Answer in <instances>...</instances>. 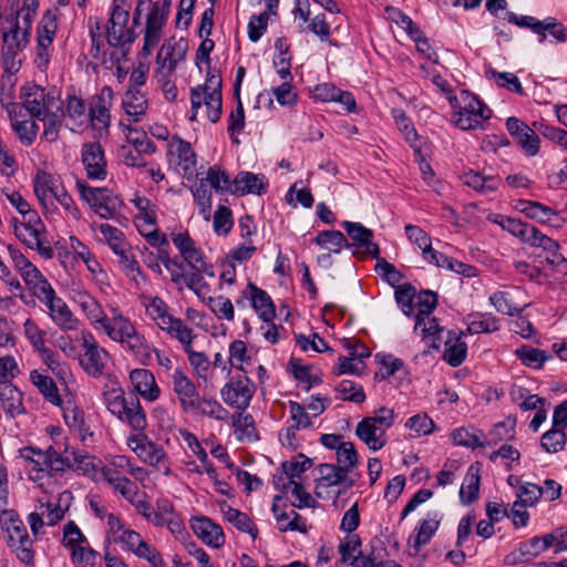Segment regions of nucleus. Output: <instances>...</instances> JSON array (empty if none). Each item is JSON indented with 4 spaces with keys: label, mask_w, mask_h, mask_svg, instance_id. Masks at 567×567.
I'll use <instances>...</instances> for the list:
<instances>
[{
    "label": "nucleus",
    "mask_w": 567,
    "mask_h": 567,
    "mask_svg": "<svg viewBox=\"0 0 567 567\" xmlns=\"http://www.w3.org/2000/svg\"><path fill=\"white\" fill-rule=\"evenodd\" d=\"M172 0H136V6L132 17V25L128 28L135 30V27L144 20L143 47L142 53L150 55L152 51L159 44L166 22L169 16ZM136 33V31H134Z\"/></svg>",
    "instance_id": "1"
},
{
    "label": "nucleus",
    "mask_w": 567,
    "mask_h": 567,
    "mask_svg": "<svg viewBox=\"0 0 567 567\" xmlns=\"http://www.w3.org/2000/svg\"><path fill=\"white\" fill-rule=\"evenodd\" d=\"M172 0H136V6L132 17V25L128 28L135 30V27L144 20L143 47L142 53L150 55L152 51L159 44L166 22L169 16ZM136 33V31H134Z\"/></svg>",
    "instance_id": "2"
},
{
    "label": "nucleus",
    "mask_w": 567,
    "mask_h": 567,
    "mask_svg": "<svg viewBox=\"0 0 567 567\" xmlns=\"http://www.w3.org/2000/svg\"><path fill=\"white\" fill-rule=\"evenodd\" d=\"M109 311L113 315V322L103 333L112 341L118 343L125 352L135 358L141 364H148L153 347L144 333L137 329L136 324L117 306H111Z\"/></svg>",
    "instance_id": "3"
},
{
    "label": "nucleus",
    "mask_w": 567,
    "mask_h": 567,
    "mask_svg": "<svg viewBox=\"0 0 567 567\" xmlns=\"http://www.w3.org/2000/svg\"><path fill=\"white\" fill-rule=\"evenodd\" d=\"M221 80L218 75H209L204 85L190 90L192 114L190 121L198 117L212 123L219 121L221 115Z\"/></svg>",
    "instance_id": "4"
},
{
    "label": "nucleus",
    "mask_w": 567,
    "mask_h": 567,
    "mask_svg": "<svg viewBox=\"0 0 567 567\" xmlns=\"http://www.w3.org/2000/svg\"><path fill=\"white\" fill-rule=\"evenodd\" d=\"M449 103L454 110L452 123L463 131L482 130L484 122L492 116V111L476 95L465 90L450 99Z\"/></svg>",
    "instance_id": "5"
},
{
    "label": "nucleus",
    "mask_w": 567,
    "mask_h": 567,
    "mask_svg": "<svg viewBox=\"0 0 567 567\" xmlns=\"http://www.w3.org/2000/svg\"><path fill=\"white\" fill-rule=\"evenodd\" d=\"M16 237L28 248L37 250L44 259H51L54 256L53 248L47 238V228L38 213H31L27 218L18 220L12 218Z\"/></svg>",
    "instance_id": "6"
},
{
    "label": "nucleus",
    "mask_w": 567,
    "mask_h": 567,
    "mask_svg": "<svg viewBox=\"0 0 567 567\" xmlns=\"http://www.w3.org/2000/svg\"><path fill=\"white\" fill-rule=\"evenodd\" d=\"M142 305L145 313L154 322V324L176 340L184 339L190 327H188L181 318H176L171 312L168 303L159 296H142Z\"/></svg>",
    "instance_id": "7"
},
{
    "label": "nucleus",
    "mask_w": 567,
    "mask_h": 567,
    "mask_svg": "<svg viewBox=\"0 0 567 567\" xmlns=\"http://www.w3.org/2000/svg\"><path fill=\"white\" fill-rule=\"evenodd\" d=\"M394 419L392 409L380 408L374 415L358 423L355 434L370 450H381L386 444V431L393 425Z\"/></svg>",
    "instance_id": "8"
},
{
    "label": "nucleus",
    "mask_w": 567,
    "mask_h": 567,
    "mask_svg": "<svg viewBox=\"0 0 567 567\" xmlns=\"http://www.w3.org/2000/svg\"><path fill=\"white\" fill-rule=\"evenodd\" d=\"M131 0H112L109 8L106 28L107 42L112 47L131 44L137 38V33L127 27L131 18Z\"/></svg>",
    "instance_id": "9"
},
{
    "label": "nucleus",
    "mask_w": 567,
    "mask_h": 567,
    "mask_svg": "<svg viewBox=\"0 0 567 567\" xmlns=\"http://www.w3.org/2000/svg\"><path fill=\"white\" fill-rule=\"evenodd\" d=\"M76 188L81 199L101 218L114 219L121 214L124 206L122 198L107 188L92 187L81 179L76 182Z\"/></svg>",
    "instance_id": "10"
},
{
    "label": "nucleus",
    "mask_w": 567,
    "mask_h": 567,
    "mask_svg": "<svg viewBox=\"0 0 567 567\" xmlns=\"http://www.w3.org/2000/svg\"><path fill=\"white\" fill-rule=\"evenodd\" d=\"M21 104L30 116L43 120L47 114L60 110V94L55 89L45 90L40 85L27 83L20 91Z\"/></svg>",
    "instance_id": "11"
},
{
    "label": "nucleus",
    "mask_w": 567,
    "mask_h": 567,
    "mask_svg": "<svg viewBox=\"0 0 567 567\" xmlns=\"http://www.w3.org/2000/svg\"><path fill=\"white\" fill-rule=\"evenodd\" d=\"M0 30L4 62L9 64V60H11V68H14L13 59L27 48L31 27L19 20V16L10 14L1 20Z\"/></svg>",
    "instance_id": "12"
},
{
    "label": "nucleus",
    "mask_w": 567,
    "mask_h": 567,
    "mask_svg": "<svg viewBox=\"0 0 567 567\" xmlns=\"http://www.w3.org/2000/svg\"><path fill=\"white\" fill-rule=\"evenodd\" d=\"M317 472L315 494L321 499L336 501L343 491L354 485L349 474L334 464H320Z\"/></svg>",
    "instance_id": "13"
},
{
    "label": "nucleus",
    "mask_w": 567,
    "mask_h": 567,
    "mask_svg": "<svg viewBox=\"0 0 567 567\" xmlns=\"http://www.w3.org/2000/svg\"><path fill=\"white\" fill-rule=\"evenodd\" d=\"M80 346V367L92 378L102 377L107 368L109 361L111 360L110 352L100 346L93 333L87 330L81 331Z\"/></svg>",
    "instance_id": "14"
},
{
    "label": "nucleus",
    "mask_w": 567,
    "mask_h": 567,
    "mask_svg": "<svg viewBox=\"0 0 567 567\" xmlns=\"http://www.w3.org/2000/svg\"><path fill=\"white\" fill-rule=\"evenodd\" d=\"M8 252L14 270L32 296L38 298L52 287L41 270L19 248L9 245Z\"/></svg>",
    "instance_id": "15"
},
{
    "label": "nucleus",
    "mask_w": 567,
    "mask_h": 567,
    "mask_svg": "<svg viewBox=\"0 0 567 567\" xmlns=\"http://www.w3.org/2000/svg\"><path fill=\"white\" fill-rule=\"evenodd\" d=\"M8 252L14 270L32 296L38 298L52 287L41 270L19 248L9 245Z\"/></svg>",
    "instance_id": "16"
},
{
    "label": "nucleus",
    "mask_w": 567,
    "mask_h": 567,
    "mask_svg": "<svg viewBox=\"0 0 567 567\" xmlns=\"http://www.w3.org/2000/svg\"><path fill=\"white\" fill-rule=\"evenodd\" d=\"M127 446L141 461L166 476L171 475V464L165 450L151 441L146 435L136 434L130 436L127 439Z\"/></svg>",
    "instance_id": "17"
},
{
    "label": "nucleus",
    "mask_w": 567,
    "mask_h": 567,
    "mask_svg": "<svg viewBox=\"0 0 567 567\" xmlns=\"http://www.w3.org/2000/svg\"><path fill=\"white\" fill-rule=\"evenodd\" d=\"M37 299L45 306L50 319L60 330L69 332L79 328L80 320L73 315L66 302L56 295L53 287Z\"/></svg>",
    "instance_id": "18"
},
{
    "label": "nucleus",
    "mask_w": 567,
    "mask_h": 567,
    "mask_svg": "<svg viewBox=\"0 0 567 567\" xmlns=\"http://www.w3.org/2000/svg\"><path fill=\"white\" fill-rule=\"evenodd\" d=\"M256 392V384L246 375L231 377L220 390L223 401L238 410L246 411Z\"/></svg>",
    "instance_id": "19"
},
{
    "label": "nucleus",
    "mask_w": 567,
    "mask_h": 567,
    "mask_svg": "<svg viewBox=\"0 0 567 567\" xmlns=\"http://www.w3.org/2000/svg\"><path fill=\"white\" fill-rule=\"evenodd\" d=\"M168 161L184 176L190 178L196 173L197 155L189 142L178 136H172L167 144Z\"/></svg>",
    "instance_id": "20"
},
{
    "label": "nucleus",
    "mask_w": 567,
    "mask_h": 567,
    "mask_svg": "<svg viewBox=\"0 0 567 567\" xmlns=\"http://www.w3.org/2000/svg\"><path fill=\"white\" fill-rule=\"evenodd\" d=\"M114 101L112 87L105 85L94 94L89 104V122L96 130H107L111 124V107Z\"/></svg>",
    "instance_id": "21"
},
{
    "label": "nucleus",
    "mask_w": 567,
    "mask_h": 567,
    "mask_svg": "<svg viewBox=\"0 0 567 567\" xmlns=\"http://www.w3.org/2000/svg\"><path fill=\"white\" fill-rule=\"evenodd\" d=\"M172 388L176 395L181 409L185 413L194 412L195 403L200 398L193 380L183 371L177 368L172 373Z\"/></svg>",
    "instance_id": "22"
},
{
    "label": "nucleus",
    "mask_w": 567,
    "mask_h": 567,
    "mask_svg": "<svg viewBox=\"0 0 567 567\" xmlns=\"http://www.w3.org/2000/svg\"><path fill=\"white\" fill-rule=\"evenodd\" d=\"M74 301L96 331L104 332L113 322V315L107 316L100 302L87 291L76 292Z\"/></svg>",
    "instance_id": "23"
},
{
    "label": "nucleus",
    "mask_w": 567,
    "mask_h": 567,
    "mask_svg": "<svg viewBox=\"0 0 567 567\" xmlns=\"http://www.w3.org/2000/svg\"><path fill=\"white\" fill-rule=\"evenodd\" d=\"M82 164L90 179L103 181L107 175L104 151L99 143H85L81 150Z\"/></svg>",
    "instance_id": "24"
},
{
    "label": "nucleus",
    "mask_w": 567,
    "mask_h": 567,
    "mask_svg": "<svg viewBox=\"0 0 567 567\" xmlns=\"http://www.w3.org/2000/svg\"><path fill=\"white\" fill-rule=\"evenodd\" d=\"M443 514L439 511H431L421 519L409 537V546L414 554H417L423 546L430 543L440 527Z\"/></svg>",
    "instance_id": "25"
},
{
    "label": "nucleus",
    "mask_w": 567,
    "mask_h": 567,
    "mask_svg": "<svg viewBox=\"0 0 567 567\" xmlns=\"http://www.w3.org/2000/svg\"><path fill=\"white\" fill-rule=\"evenodd\" d=\"M183 338L184 339H178L177 341L186 352L194 374L197 379L203 380L204 382L208 381L213 374L212 362L206 353L195 351L193 349V341L196 338L194 330H189L186 334L183 336Z\"/></svg>",
    "instance_id": "26"
},
{
    "label": "nucleus",
    "mask_w": 567,
    "mask_h": 567,
    "mask_svg": "<svg viewBox=\"0 0 567 567\" xmlns=\"http://www.w3.org/2000/svg\"><path fill=\"white\" fill-rule=\"evenodd\" d=\"M506 128L527 156L539 152L540 140L536 132L517 117H508Z\"/></svg>",
    "instance_id": "27"
},
{
    "label": "nucleus",
    "mask_w": 567,
    "mask_h": 567,
    "mask_svg": "<svg viewBox=\"0 0 567 567\" xmlns=\"http://www.w3.org/2000/svg\"><path fill=\"white\" fill-rule=\"evenodd\" d=\"M190 528L194 534L207 546L220 548L225 544L223 528L207 516H195L190 518Z\"/></svg>",
    "instance_id": "28"
},
{
    "label": "nucleus",
    "mask_w": 567,
    "mask_h": 567,
    "mask_svg": "<svg viewBox=\"0 0 567 567\" xmlns=\"http://www.w3.org/2000/svg\"><path fill=\"white\" fill-rule=\"evenodd\" d=\"M188 50L185 39L166 41L159 49L156 58L157 70L174 72L177 64L183 61Z\"/></svg>",
    "instance_id": "29"
},
{
    "label": "nucleus",
    "mask_w": 567,
    "mask_h": 567,
    "mask_svg": "<svg viewBox=\"0 0 567 567\" xmlns=\"http://www.w3.org/2000/svg\"><path fill=\"white\" fill-rule=\"evenodd\" d=\"M342 226L349 237L354 241L353 246H355L357 249L353 251V255L360 257L365 255L377 257L379 255V247L372 241L373 234L369 228L360 223L353 221H343Z\"/></svg>",
    "instance_id": "30"
},
{
    "label": "nucleus",
    "mask_w": 567,
    "mask_h": 567,
    "mask_svg": "<svg viewBox=\"0 0 567 567\" xmlns=\"http://www.w3.org/2000/svg\"><path fill=\"white\" fill-rule=\"evenodd\" d=\"M62 187L59 181L44 171H38L33 178L34 194L44 210L50 212L55 208L54 196Z\"/></svg>",
    "instance_id": "31"
},
{
    "label": "nucleus",
    "mask_w": 567,
    "mask_h": 567,
    "mask_svg": "<svg viewBox=\"0 0 567 567\" xmlns=\"http://www.w3.org/2000/svg\"><path fill=\"white\" fill-rule=\"evenodd\" d=\"M269 182L264 174H255L247 171L239 172L233 179L231 194L234 195H261L268 189Z\"/></svg>",
    "instance_id": "32"
},
{
    "label": "nucleus",
    "mask_w": 567,
    "mask_h": 567,
    "mask_svg": "<svg viewBox=\"0 0 567 567\" xmlns=\"http://www.w3.org/2000/svg\"><path fill=\"white\" fill-rule=\"evenodd\" d=\"M133 389L146 401L154 402L161 395L154 374L144 368H136L130 372Z\"/></svg>",
    "instance_id": "33"
},
{
    "label": "nucleus",
    "mask_w": 567,
    "mask_h": 567,
    "mask_svg": "<svg viewBox=\"0 0 567 567\" xmlns=\"http://www.w3.org/2000/svg\"><path fill=\"white\" fill-rule=\"evenodd\" d=\"M0 401L4 412L11 417L25 413L21 391L8 380L0 381Z\"/></svg>",
    "instance_id": "34"
},
{
    "label": "nucleus",
    "mask_w": 567,
    "mask_h": 567,
    "mask_svg": "<svg viewBox=\"0 0 567 567\" xmlns=\"http://www.w3.org/2000/svg\"><path fill=\"white\" fill-rule=\"evenodd\" d=\"M122 106L133 122H141L147 113L148 102L140 89L128 87L123 96Z\"/></svg>",
    "instance_id": "35"
},
{
    "label": "nucleus",
    "mask_w": 567,
    "mask_h": 567,
    "mask_svg": "<svg viewBox=\"0 0 567 567\" xmlns=\"http://www.w3.org/2000/svg\"><path fill=\"white\" fill-rule=\"evenodd\" d=\"M172 241L192 268H204L203 254L187 233L173 234Z\"/></svg>",
    "instance_id": "36"
},
{
    "label": "nucleus",
    "mask_w": 567,
    "mask_h": 567,
    "mask_svg": "<svg viewBox=\"0 0 567 567\" xmlns=\"http://www.w3.org/2000/svg\"><path fill=\"white\" fill-rule=\"evenodd\" d=\"M115 417L138 432L144 431L147 425L146 415L141 406L140 400L133 395L128 396L125 406Z\"/></svg>",
    "instance_id": "37"
},
{
    "label": "nucleus",
    "mask_w": 567,
    "mask_h": 567,
    "mask_svg": "<svg viewBox=\"0 0 567 567\" xmlns=\"http://www.w3.org/2000/svg\"><path fill=\"white\" fill-rule=\"evenodd\" d=\"M29 380L47 402L55 406L62 405V398L59 389L51 377L40 372L39 370H32L30 371Z\"/></svg>",
    "instance_id": "38"
},
{
    "label": "nucleus",
    "mask_w": 567,
    "mask_h": 567,
    "mask_svg": "<svg viewBox=\"0 0 567 567\" xmlns=\"http://www.w3.org/2000/svg\"><path fill=\"white\" fill-rule=\"evenodd\" d=\"M497 223L504 230L511 233L513 236L519 238L523 243H526L529 246L535 245L538 236L540 235V231L533 225L513 217L502 216Z\"/></svg>",
    "instance_id": "39"
},
{
    "label": "nucleus",
    "mask_w": 567,
    "mask_h": 567,
    "mask_svg": "<svg viewBox=\"0 0 567 567\" xmlns=\"http://www.w3.org/2000/svg\"><path fill=\"white\" fill-rule=\"evenodd\" d=\"M281 496L277 495L274 498L271 506L278 527L281 532L299 530L302 533L307 532L306 520L293 509L289 512L280 509L279 502Z\"/></svg>",
    "instance_id": "40"
},
{
    "label": "nucleus",
    "mask_w": 567,
    "mask_h": 567,
    "mask_svg": "<svg viewBox=\"0 0 567 567\" xmlns=\"http://www.w3.org/2000/svg\"><path fill=\"white\" fill-rule=\"evenodd\" d=\"M132 203L137 209L134 223L140 234L156 226V206L148 198L135 196Z\"/></svg>",
    "instance_id": "41"
},
{
    "label": "nucleus",
    "mask_w": 567,
    "mask_h": 567,
    "mask_svg": "<svg viewBox=\"0 0 567 567\" xmlns=\"http://www.w3.org/2000/svg\"><path fill=\"white\" fill-rule=\"evenodd\" d=\"M251 305L258 316L266 322H271L275 318V306L269 295L259 289L256 285L249 282L247 286Z\"/></svg>",
    "instance_id": "42"
},
{
    "label": "nucleus",
    "mask_w": 567,
    "mask_h": 567,
    "mask_svg": "<svg viewBox=\"0 0 567 567\" xmlns=\"http://www.w3.org/2000/svg\"><path fill=\"white\" fill-rule=\"evenodd\" d=\"M0 524L2 532L6 534L7 544L29 535L24 523L13 511H3L0 515Z\"/></svg>",
    "instance_id": "43"
},
{
    "label": "nucleus",
    "mask_w": 567,
    "mask_h": 567,
    "mask_svg": "<svg viewBox=\"0 0 567 567\" xmlns=\"http://www.w3.org/2000/svg\"><path fill=\"white\" fill-rule=\"evenodd\" d=\"M414 331L420 333L422 339L434 348H439L437 341L442 339L443 328L435 317L415 318Z\"/></svg>",
    "instance_id": "44"
},
{
    "label": "nucleus",
    "mask_w": 567,
    "mask_h": 567,
    "mask_svg": "<svg viewBox=\"0 0 567 567\" xmlns=\"http://www.w3.org/2000/svg\"><path fill=\"white\" fill-rule=\"evenodd\" d=\"M464 185L475 189L476 192L487 194L498 188L501 179L496 176H486L478 172L468 171L461 176Z\"/></svg>",
    "instance_id": "45"
},
{
    "label": "nucleus",
    "mask_w": 567,
    "mask_h": 567,
    "mask_svg": "<svg viewBox=\"0 0 567 567\" xmlns=\"http://www.w3.org/2000/svg\"><path fill=\"white\" fill-rule=\"evenodd\" d=\"M466 324L471 334L491 333L499 329L498 319L492 313H471L466 317Z\"/></svg>",
    "instance_id": "46"
},
{
    "label": "nucleus",
    "mask_w": 567,
    "mask_h": 567,
    "mask_svg": "<svg viewBox=\"0 0 567 567\" xmlns=\"http://www.w3.org/2000/svg\"><path fill=\"white\" fill-rule=\"evenodd\" d=\"M221 512L225 519L233 524L238 530L249 534L252 539L257 538V526L246 513H243L226 504L221 506Z\"/></svg>",
    "instance_id": "47"
},
{
    "label": "nucleus",
    "mask_w": 567,
    "mask_h": 567,
    "mask_svg": "<svg viewBox=\"0 0 567 567\" xmlns=\"http://www.w3.org/2000/svg\"><path fill=\"white\" fill-rule=\"evenodd\" d=\"M101 474L103 478L118 491L123 497H131L136 491V484L128 480L124 474L118 471H114L110 466H103Z\"/></svg>",
    "instance_id": "48"
},
{
    "label": "nucleus",
    "mask_w": 567,
    "mask_h": 567,
    "mask_svg": "<svg viewBox=\"0 0 567 567\" xmlns=\"http://www.w3.org/2000/svg\"><path fill=\"white\" fill-rule=\"evenodd\" d=\"M480 467L476 465H471L467 470V473L464 477V482L460 489V498L464 504L473 503L477 496L480 491Z\"/></svg>",
    "instance_id": "49"
},
{
    "label": "nucleus",
    "mask_w": 567,
    "mask_h": 567,
    "mask_svg": "<svg viewBox=\"0 0 567 567\" xmlns=\"http://www.w3.org/2000/svg\"><path fill=\"white\" fill-rule=\"evenodd\" d=\"M205 184L216 193H231L233 179L229 174L218 165L210 166L206 176L200 178Z\"/></svg>",
    "instance_id": "50"
},
{
    "label": "nucleus",
    "mask_w": 567,
    "mask_h": 567,
    "mask_svg": "<svg viewBox=\"0 0 567 567\" xmlns=\"http://www.w3.org/2000/svg\"><path fill=\"white\" fill-rule=\"evenodd\" d=\"M519 210L527 217L535 219L542 224H550L553 218H557L558 214L550 207L538 202L520 200Z\"/></svg>",
    "instance_id": "51"
},
{
    "label": "nucleus",
    "mask_w": 567,
    "mask_h": 567,
    "mask_svg": "<svg viewBox=\"0 0 567 567\" xmlns=\"http://www.w3.org/2000/svg\"><path fill=\"white\" fill-rule=\"evenodd\" d=\"M192 194L198 212L206 221L212 218V205L213 195L212 189L205 184V181L198 179V182L192 187Z\"/></svg>",
    "instance_id": "52"
},
{
    "label": "nucleus",
    "mask_w": 567,
    "mask_h": 567,
    "mask_svg": "<svg viewBox=\"0 0 567 567\" xmlns=\"http://www.w3.org/2000/svg\"><path fill=\"white\" fill-rule=\"evenodd\" d=\"M9 117L12 130L16 132L19 141L25 146L31 145L38 135V124L32 120H19L17 113Z\"/></svg>",
    "instance_id": "53"
},
{
    "label": "nucleus",
    "mask_w": 567,
    "mask_h": 567,
    "mask_svg": "<svg viewBox=\"0 0 567 567\" xmlns=\"http://www.w3.org/2000/svg\"><path fill=\"white\" fill-rule=\"evenodd\" d=\"M123 132L126 136L127 145L137 150V152L146 155H152L156 152L155 144L147 137L144 131L132 126H124Z\"/></svg>",
    "instance_id": "54"
},
{
    "label": "nucleus",
    "mask_w": 567,
    "mask_h": 567,
    "mask_svg": "<svg viewBox=\"0 0 567 567\" xmlns=\"http://www.w3.org/2000/svg\"><path fill=\"white\" fill-rule=\"evenodd\" d=\"M239 413L233 415V426L236 437L241 442H251L256 439V427L250 414Z\"/></svg>",
    "instance_id": "55"
},
{
    "label": "nucleus",
    "mask_w": 567,
    "mask_h": 567,
    "mask_svg": "<svg viewBox=\"0 0 567 567\" xmlns=\"http://www.w3.org/2000/svg\"><path fill=\"white\" fill-rule=\"evenodd\" d=\"M61 13L58 8L44 11L37 27V38L53 41L58 31V21Z\"/></svg>",
    "instance_id": "56"
},
{
    "label": "nucleus",
    "mask_w": 567,
    "mask_h": 567,
    "mask_svg": "<svg viewBox=\"0 0 567 567\" xmlns=\"http://www.w3.org/2000/svg\"><path fill=\"white\" fill-rule=\"evenodd\" d=\"M515 355L520 360L522 364L532 369H540L550 358L547 351L522 346L515 350Z\"/></svg>",
    "instance_id": "57"
},
{
    "label": "nucleus",
    "mask_w": 567,
    "mask_h": 567,
    "mask_svg": "<svg viewBox=\"0 0 567 567\" xmlns=\"http://www.w3.org/2000/svg\"><path fill=\"white\" fill-rule=\"evenodd\" d=\"M315 243L323 249L330 250L334 254H339L343 246L351 247L347 243V238L339 230H322L318 233L315 238Z\"/></svg>",
    "instance_id": "58"
},
{
    "label": "nucleus",
    "mask_w": 567,
    "mask_h": 567,
    "mask_svg": "<svg viewBox=\"0 0 567 567\" xmlns=\"http://www.w3.org/2000/svg\"><path fill=\"white\" fill-rule=\"evenodd\" d=\"M102 399L107 411L114 416L121 412L128 400L123 389L115 385H105L102 392Z\"/></svg>",
    "instance_id": "59"
},
{
    "label": "nucleus",
    "mask_w": 567,
    "mask_h": 567,
    "mask_svg": "<svg viewBox=\"0 0 567 567\" xmlns=\"http://www.w3.org/2000/svg\"><path fill=\"white\" fill-rule=\"evenodd\" d=\"M198 412L203 416H207L217 421H226L228 411L214 399L199 398L195 403L194 412Z\"/></svg>",
    "instance_id": "60"
},
{
    "label": "nucleus",
    "mask_w": 567,
    "mask_h": 567,
    "mask_svg": "<svg viewBox=\"0 0 567 567\" xmlns=\"http://www.w3.org/2000/svg\"><path fill=\"white\" fill-rule=\"evenodd\" d=\"M62 413L65 423L78 431L82 440L85 439L86 434H90L89 427L85 424L84 413L75 404L68 402V404L62 408Z\"/></svg>",
    "instance_id": "61"
},
{
    "label": "nucleus",
    "mask_w": 567,
    "mask_h": 567,
    "mask_svg": "<svg viewBox=\"0 0 567 567\" xmlns=\"http://www.w3.org/2000/svg\"><path fill=\"white\" fill-rule=\"evenodd\" d=\"M532 247L542 248L546 252V260L549 265L554 267H559L561 264L566 262L564 256L559 252V245L554 239L540 233L535 245Z\"/></svg>",
    "instance_id": "62"
},
{
    "label": "nucleus",
    "mask_w": 567,
    "mask_h": 567,
    "mask_svg": "<svg viewBox=\"0 0 567 567\" xmlns=\"http://www.w3.org/2000/svg\"><path fill=\"white\" fill-rule=\"evenodd\" d=\"M118 257V264L125 271L126 276L137 282L138 277H143V272L136 259L131 254L130 245H125L113 251Z\"/></svg>",
    "instance_id": "63"
},
{
    "label": "nucleus",
    "mask_w": 567,
    "mask_h": 567,
    "mask_svg": "<svg viewBox=\"0 0 567 567\" xmlns=\"http://www.w3.org/2000/svg\"><path fill=\"white\" fill-rule=\"evenodd\" d=\"M444 360L452 367H458L466 358L467 346L460 337L445 342Z\"/></svg>",
    "instance_id": "64"
}]
</instances>
